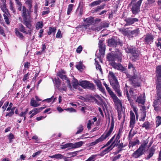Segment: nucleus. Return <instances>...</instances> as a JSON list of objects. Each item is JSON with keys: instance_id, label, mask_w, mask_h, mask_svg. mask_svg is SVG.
Returning <instances> with one entry per match:
<instances>
[{"instance_id": "1", "label": "nucleus", "mask_w": 161, "mask_h": 161, "mask_svg": "<svg viewBox=\"0 0 161 161\" xmlns=\"http://www.w3.org/2000/svg\"><path fill=\"white\" fill-rule=\"evenodd\" d=\"M114 126V120L113 117L112 116L111 122V125L108 131L106 132L102 135L99 138L97 139L95 141L92 142L91 144V145H94L99 142H101L108 137L112 133Z\"/></svg>"}, {"instance_id": "2", "label": "nucleus", "mask_w": 161, "mask_h": 161, "mask_svg": "<svg viewBox=\"0 0 161 161\" xmlns=\"http://www.w3.org/2000/svg\"><path fill=\"white\" fill-rule=\"evenodd\" d=\"M130 84L134 86V88L139 87L141 86V76L138 75H135L134 76L127 75Z\"/></svg>"}, {"instance_id": "3", "label": "nucleus", "mask_w": 161, "mask_h": 161, "mask_svg": "<svg viewBox=\"0 0 161 161\" xmlns=\"http://www.w3.org/2000/svg\"><path fill=\"white\" fill-rule=\"evenodd\" d=\"M148 142V141L147 140L144 141L138 149L134 152L132 154V157L135 158H137L142 155L145 151L146 145L147 144Z\"/></svg>"}, {"instance_id": "4", "label": "nucleus", "mask_w": 161, "mask_h": 161, "mask_svg": "<svg viewBox=\"0 0 161 161\" xmlns=\"http://www.w3.org/2000/svg\"><path fill=\"white\" fill-rule=\"evenodd\" d=\"M125 50L126 53H130L132 55L131 58L132 61H136L138 59L140 53L136 48L133 47H128L125 49Z\"/></svg>"}, {"instance_id": "5", "label": "nucleus", "mask_w": 161, "mask_h": 161, "mask_svg": "<svg viewBox=\"0 0 161 161\" xmlns=\"http://www.w3.org/2000/svg\"><path fill=\"white\" fill-rule=\"evenodd\" d=\"M130 127L131 128V130H130L129 135L128 138H129V140H131L133 137L134 136L135 133H131V132L133 129V128L134 127V125L136 123L135 121V117L134 113L132 111H130Z\"/></svg>"}, {"instance_id": "6", "label": "nucleus", "mask_w": 161, "mask_h": 161, "mask_svg": "<svg viewBox=\"0 0 161 161\" xmlns=\"http://www.w3.org/2000/svg\"><path fill=\"white\" fill-rule=\"evenodd\" d=\"M157 98L153 103V106L156 111L159 110V103L161 104V91L160 89H157Z\"/></svg>"}, {"instance_id": "7", "label": "nucleus", "mask_w": 161, "mask_h": 161, "mask_svg": "<svg viewBox=\"0 0 161 161\" xmlns=\"http://www.w3.org/2000/svg\"><path fill=\"white\" fill-rule=\"evenodd\" d=\"M79 85L85 89L93 90L95 89L94 84L87 80H83L79 81Z\"/></svg>"}, {"instance_id": "8", "label": "nucleus", "mask_w": 161, "mask_h": 161, "mask_svg": "<svg viewBox=\"0 0 161 161\" xmlns=\"http://www.w3.org/2000/svg\"><path fill=\"white\" fill-rule=\"evenodd\" d=\"M142 0H139L136 3H134L131 8V10L132 14L136 15L139 13L140 11V6Z\"/></svg>"}, {"instance_id": "9", "label": "nucleus", "mask_w": 161, "mask_h": 161, "mask_svg": "<svg viewBox=\"0 0 161 161\" xmlns=\"http://www.w3.org/2000/svg\"><path fill=\"white\" fill-rule=\"evenodd\" d=\"M108 45L110 47H116L117 45H123L122 42L119 40L116 41L113 38L109 39L108 42Z\"/></svg>"}, {"instance_id": "10", "label": "nucleus", "mask_w": 161, "mask_h": 161, "mask_svg": "<svg viewBox=\"0 0 161 161\" xmlns=\"http://www.w3.org/2000/svg\"><path fill=\"white\" fill-rule=\"evenodd\" d=\"M83 20L85 23L82 26L83 28H87L94 23V18L93 17H90L86 19L84 18Z\"/></svg>"}, {"instance_id": "11", "label": "nucleus", "mask_w": 161, "mask_h": 161, "mask_svg": "<svg viewBox=\"0 0 161 161\" xmlns=\"http://www.w3.org/2000/svg\"><path fill=\"white\" fill-rule=\"evenodd\" d=\"M156 76L157 77V80L156 82V88H157L158 84H159L161 86V66H158L156 69Z\"/></svg>"}, {"instance_id": "12", "label": "nucleus", "mask_w": 161, "mask_h": 161, "mask_svg": "<svg viewBox=\"0 0 161 161\" xmlns=\"http://www.w3.org/2000/svg\"><path fill=\"white\" fill-rule=\"evenodd\" d=\"M110 64L113 68L120 71H123L125 70V68L119 63L112 62L110 63Z\"/></svg>"}, {"instance_id": "13", "label": "nucleus", "mask_w": 161, "mask_h": 161, "mask_svg": "<svg viewBox=\"0 0 161 161\" xmlns=\"http://www.w3.org/2000/svg\"><path fill=\"white\" fill-rule=\"evenodd\" d=\"M113 84H110L112 86L113 88L114 89L116 92H117L118 96H121V92L120 91V86L118 81L113 83Z\"/></svg>"}, {"instance_id": "14", "label": "nucleus", "mask_w": 161, "mask_h": 161, "mask_svg": "<svg viewBox=\"0 0 161 161\" xmlns=\"http://www.w3.org/2000/svg\"><path fill=\"white\" fill-rule=\"evenodd\" d=\"M125 21L126 22L125 25H130L138 22L139 19L137 18L129 17L125 19Z\"/></svg>"}, {"instance_id": "15", "label": "nucleus", "mask_w": 161, "mask_h": 161, "mask_svg": "<svg viewBox=\"0 0 161 161\" xmlns=\"http://www.w3.org/2000/svg\"><path fill=\"white\" fill-rule=\"evenodd\" d=\"M131 29H132V28L130 27L126 28H120L119 29V30L123 35L127 36L130 37V34Z\"/></svg>"}, {"instance_id": "16", "label": "nucleus", "mask_w": 161, "mask_h": 161, "mask_svg": "<svg viewBox=\"0 0 161 161\" xmlns=\"http://www.w3.org/2000/svg\"><path fill=\"white\" fill-rule=\"evenodd\" d=\"M108 77L110 84H113V83L118 81L114 74L112 71L109 72Z\"/></svg>"}, {"instance_id": "17", "label": "nucleus", "mask_w": 161, "mask_h": 161, "mask_svg": "<svg viewBox=\"0 0 161 161\" xmlns=\"http://www.w3.org/2000/svg\"><path fill=\"white\" fill-rule=\"evenodd\" d=\"M99 51L101 55H103L105 50V45L102 40L99 41Z\"/></svg>"}, {"instance_id": "18", "label": "nucleus", "mask_w": 161, "mask_h": 161, "mask_svg": "<svg viewBox=\"0 0 161 161\" xmlns=\"http://www.w3.org/2000/svg\"><path fill=\"white\" fill-rule=\"evenodd\" d=\"M141 112V118L139 119L140 121H144L145 120V118L146 115V107L145 106H142L140 109Z\"/></svg>"}, {"instance_id": "19", "label": "nucleus", "mask_w": 161, "mask_h": 161, "mask_svg": "<svg viewBox=\"0 0 161 161\" xmlns=\"http://www.w3.org/2000/svg\"><path fill=\"white\" fill-rule=\"evenodd\" d=\"M30 13L28 10L26 8L25 6H23L22 11V16L23 18V19L28 18L29 17Z\"/></svg>"}, {"instance_id": "20", "label": "nucleus", "mask_w": 161, "mask_h": 161, "mask_svg": "<svg viewBox=\"0 0 161 161\" xmlns=\"http://www.w3.org/2000/svg\"><path fill=\"white\" fill-rule=\"evenodd\" d=\"M57 75L58 76H59L61 79L63 80V81H66V82L67 83V85L68 86H69V87H71L69 80V78L65 75H64V74H57Z\"/></svg>"}, {"instance_id": "21", "label": "nucleus", "mask_w": 161, "mask_h": 161, "mask_svg": "<svg viewBox=\"0 0 161 161\" xmlns=\"http://www.w3.org/2000/svg\"><path fill=\"white\" fill-rule=\"evenodd\" d=\"M153 36L151 34H147L145 37V42L147 44H150L153 42Z\"/></svg>"}, {"instance_id": "22", "label": "nucleus", "mask_w": 161, "mask_h": 161, "mask_svg": "<svg viewBox=\"0 0 161 161\" xmlns=\"http://www.w3.org/2000/svg\"><path fill=\"white\" fill-rule=\"evenodd\" d=\"M155 151V147L153 146L149 149V154L145 157V159L147 160H149L153 156Z\"/></svg>"}, {"instance_id": "23", "label": "nucleus", "mask_w": 161, "mask_h": 161, "mask_svg": "<svg viewBox=\"0 0 161 161\" xmlns=\"http://www.w3.org/2000/svg\"><path fill=\"white\" fill-rule=\"evenodd\" d=\"M107 58L108 61H111V62H114L115 61H117V57L113 53L109 54L107 56Z\"/></svg>"}, {"instance_id": "24", "label": "nucleus", "mask_w": 161, "mask_h": 161, "mask_svg": "<svg viewBox=\"0 0 161 161\" xmlns=\"http://www.w3.org/2000/svg\"><path fill=\"white\" fill-rule=\"evenodd\" d=\"M23 23L26 27L29 29H31L32 28V26L31 23V21L28 18L25 19H23Z\"/></svg>"}, {"instance_id": "25", "label": "nucleus", "mask_w": 161, "mask_h": 161, "mask_svg": "<svg viewBox=\"0 0 161 161\" xmlns=\"http://www.w3.org/2000/svg\"><path fill=\"white\" fill-rule=\"evenodd\" d=\"M115 50L114 54L117 57V61L118 62H121L122 59V54L118 49H115Z\"/></svg>"}, {"instance_id": "26", "label": "nucleus", "mask_w": 161, "mask_h": 161, "mask_svg": "<svg viewBox=\"0 0 161 161\" xmlns=\"http://www.w3.org/2000/svg\"><path fill=\"white\" fill-rule=\"evenodd\" d=\"M134 140V141H130L129 142V147H132L136 145V144H139L140 142L137 137H136L135 138Z\"/></svg>"}, {"instance_id": "27", "label": "nucleus", "mask_w": 161, "mask_h": 161, "mask_svg": "<svg viewBox=\"0 0 161 161\" xmlns=\"http://www.w3.org/2000/svg\"><path fill=\"white\" fill-rule=\"evenodd\" d=\"M139 29L138 28H136L134 30H132V29H131V33L130 35V37H132L137 36L139 33Z\"/></svg>"}, {"instance_id": "28", "label": "nucleus", "mask_w": 161, "mask_h": 161, "mask_svg": "<svg viewBox=\"0 0 161 161\" xmlns=\"http://www.w3.org/2000/svg\"><path fill=\"white\" fill-rule=\"evenodd\" d=\"M114 99V102L115 104L117 106V108L119 107H121L122 106V103L120 100L116 96L113 98Z\"/></svg>"}, {"instance_id": "29", "label": "nucleus", "mask_w": 161, "mask_h": 161, "mask_svg": "<svg viewBox=\"0 0 161 161\" xmlns=\"http://www.w3.org/2000/svg\"><path fill=\"white\" fill-rule=\"evenodd\" d=\"M3 16L4 19L6 24L8 25H9L10 22L9 19V17L10 16V14L8 12L4 13Z\"/></svg>"}, {"instance_id": "30", "label": "nucleus", "mask_w": 161, "mask_h": 161, "mask_svg": "<svg viewBox=\"0 0 161 161\" xmlns=\"http://www.w3.org/2000/svg\"><path fill=\"white\" fill-rule=\"evenodd\" d=\"M105 1V0H97V1H95L90 3L89 6L91 7H93L94 6L99 5L101 3Z\"/></svg>"}, {"instance_id": "31", "label": "nucleus", "mask_w": 161, "mask_h": 161, "mask_svg": "<svg viewBox=\"0 0 161 161\" xmlns=\"http://www.w3.org/2000/svg\"><path fill=\"white\" fill-rule=\"evenodd\" d=\"M120 136L117 135L114 141L112 143V145L115 147L116 145H118V144L120 142L119 140Z\"/></svg>"}, {"instance_id": "32", "label": "nucleus", "mask_w": 161, "mask_h": 161, "mask_svg": "<svg viewBox=\"0 0 161 161\" xmlns=\"http://www.w3.org/2000/svg\"><path fill=\"white\" fill-rule=\"evenodd\" d=\"M97 86L98 87L99 90L103 93L105 92V89L103 87L101 82L99 81H97L96 82Z\"/></svg>"}, {"instance_id": "33", "label": "nucleus", "mask_w": 161, "mask_h": 161, "mask_svg": "<svg viewBox=\"0 0 161 161\" xmlns=\"http://www.w3.org/2000/svg\"><path fill=\"white\" fill-rule=\"evenodd\" d=\"M136 101L139 104L141 103L143 104L145 102V99L143 97H142V96H139L137 97V98Z\"/></svg>"}, {"instance_id": "34", "label": "nucleus", "mask_w": 161, "mask_h": 161, "mask_svg": "<svg viewBox=\"0 0 161 161\" xmlns=\"http://www.w3.org/2000/svg\"><path fill=\"white\" fill-rule=\"evenodd\" d=\"M31 105L33 107H36L39 106L40 104H38L34 99V98H32L30 102Z\"/></svg>"}, {"instance_id": "35", "label": "nucleus", "mask_w": 161, "mask_h": 161, "mask_svg": "<svg viewBox=\"0 0 161 161\" xmlns=\"http://www.w3.org/2000/svg\"><path fill=\"white\" fill-rule=\"evenodd\" d=\"M84 143V142L82 141L76 142L74 144H73L72 148H76L80 147Z\"/></svg>"}, {"instance_id": "36", "label": "nucleus", "mask_w": 161, "mask_h": 161, "mask_svg": "<svg viewBox=\"0 0 161 161\" xmlns=\"http://www.w3.org/2000/svg\"><path fill=\"white\" fill-rule=\"evenodd\" d=\"M72 86L75 89H77L79 85V82H78V80L75 79H74L73 80L72 82Z\"/></svg>"}, {"instance_id": "37", "label": "nucleus", "mask_w": 161, "mask_h": 161, "mask_svg": "<svg viewBox=\"0 0 161 161\" xmlns=\"http://www.w3.org/2000/svg\"><path fill=\"white\" fill-rule=\"evenodd\" d=\"M15 33L16 35L18 36L20 39H23L24 37L23 34L19 32L17 28L15 29Z\"/></svg>"}, {"instance_id": "38", "label": "nucleus", "mask_w": 161, "mask_h": 161, "mask_svg": "<svg viewBox=\"0 0 161 161\" xmlns=\"http://www.w3.org/2000/svg\"><path fill=\"white\" fill-rule=\"evenodd\" d=\"M0 7L1 8V9L3 11L4 13L6 12H8V9H7L6 8V4H1L0 5Z\"/></svg>"}, {"instance_id": "39", "label": "nucleus", "mask_w": 161, "mask_h": 161, "mask_svg": "<svg viewBox=\"0 0 161 161\" xmlns=\"http://www.w3.org/2000/svg\"><path fill=\"white\" fill-rule=\"evenodd\" d=\"M73 143H68L64 145H61V148L62 149H65L68 147H71L72 148Z\"/></svg>"}, {"instance_id": "40", "label": "nucleus", "mask_w": 161, "mask_h": 161, "mask_svg": "<svg viewBox=\"0 0 161 161\" xmlns=\"http://www.w3.org/2000/svg\"><path fill=\"white\" fill-rule=\"evenodd\" d=\"M115 135L114 136L110 139V140L108 141L107 142V143L105 145H104V146H103V147H102L101 148V149H103V148H104V147H107L108 146H109L110 144L113 141V140L114 139V137H115Z\"/></svg>"}, {"instance_id": "41", "label": "nucleus", "mask_w": 161, "mask_h": 161, "mask_svg": "<svg viewBox=\"0 0 161 161\" xmlns=\"http://www.w3.org/2000/svg\"><path fill=\"white\" fill-rule=\"evenodd\" d=\"M156 127H157L161 124V117L158 116L156 117Z\"/></svg>"}, {"instance_id": "42", "label": "nucleus", "mask_w": 161, "mask_h": 161, "mask_svg": "<svg viewBox=\"0 0 161 161\" xmlns=\"http://www.w3.org/2000/svg\"><path fill=\"white\" fill-rule=\"evenodd\" d=\"M105 6V5L104 4L103 5H101L97 7L94 10V12H99L101 10L103 9L104 8Z\"/></svg>"}, {"instance_id": "43", "label": "nucleus", "mask_w": 161, "mask_h": 161, "mask_svg": "<svg viewBox=\"0 0 161 161\" xmlns=\"http://www.w3.org/2000/svg\"><path fill=\"white\" fill-rule=\"evenodd\" d=\"M19 30L20 31L23 33H25V34L27 33L25 31V27L22 24H20L19 25Z\"/></svg>"}, {"instance_id": "44", "label": "nucleus", "mask_w": 161, "mask_h": 161, "mask_svg": "<svg viewBox=\"0 0 161 161\" xmlns=\"http://www.w3.org/2000/svg\"><path fill=\"white\" fill-rule=\"evenodd\" d=\"M56 29L54 27H50L49 28V31L48 32V34L49 35H50L52 33L55 34Z\"/></svg>"}, {"instance_id": "45", "label": "nucleus", "mask_w": 161, "mask_h": 161, "mask_svg": "<svg viewBox=\"0 0 161 161\" xmlns=\"http://www.w3.org/2000/svg\"><path fill=\"white\" fill-rule=\"evenodd\" d=\"M116 146H118V149L117 150V151L118 153H119L120 151L122 150V148L125 147V146H124L123 143H121L118 144V145H116Z\"/></svg>"}, {"instance_id": "46", "label": "nucleus", "mask_w": 161, "mask_h": 161, "mask_svg": "<svg viewBox=\"0 0 161 161\" xmlns=\"http://www.w3.org/2000/svg\"><path fill=\"white\" fill-rule=\"evenodd\" d=\"M150 124L148 121L145 122L142 125V128H145L146 129H148L149 128Z\"/></svg>"}, {"instance_id": "47", "label": "nucleus", "mask_w": 161, "mask_h": 161, "mask_svg": "<svg viewBox=\"0 0 161 161\" xmlns=\"http://www.w3.org/2000/svg\"><path fill=\"white\" fill-rule=\"evenodd\" d=\"M32 0H26L25 3L28 5L29 9L30 10L32 7Z\"/></svg>"}, {"instance_id": "48", "label": "nucleus", "mask_w": 161, "mask_h": 161, "mask_svg": "<svg viewBox=\"0 0 161 161\" xmlns=\"http://www.w3.org/2000/svg\"><path fill=\"white\" fill-rule=\"evenodd\" d=\"M78 130L76 132V134H78L81 132L83 130V127L82 125H80L77 128Z\"/></svg>"}, {"instance_id": "49", "label": "nucleus", "mask_w": 161, "mask_h": 161, "mask_svg": "<svg viewBox=\"0 0 161 161\" xmlns=\"http://www.w3.org/2000/svg\"><path fill=\"white\" fill-rule=\"evenodd\" d=\"M114 147V146L112 145V144H111V145L110 146L108 147L107 148H106L104 150L107 153H108L110 151L112 150Z\"/></svg>"}, {"instance_id": "50", "label": "nucleus", "mask_w": 161, "mask_h": 161, "mask_svg": "<svg viewBox=\"0 0 161 161\" xmlns=\"http://www.w3.org/2000/svg\"><path fill=\"white\" fill-rule=\"evenodd\" d=\"M9 4L10 10L12 11L15 14L16 11L13 6V3L11 1H10L9 2Z\"/></svg>"}, {"instance_id": "51", "label": "nucleus", "mask_w": 161, "mask_h": 161, "mask_svg": "<svg viewBox=\"0 0 161 161\" xmlns=\"http://www.w3.org/2000/svg\"><path fill=\"white\" fill-rule=\"evenodd\" d=\"M83 65L82 62H80L76 65V68L79 70H81L83 69Z\"/></svg>"}, {"instance_id": "52", "label": "nucleus", "mask_w": 161, "mask_h": 161, "mask_svg": "<svg viewBox=\"0 0 161 161\" xmlns=\"http://www.w3.org/2000/svg\"><path fill=\"white\" fill-rule=\"evenodd\" d=\"M73 5L72 4H69L68 6V8L67 10V14L69 15L73 9Z\"/></svg>"}, {"instance_id": "53", "label": "nucleus", "mask_w": 161, "mask_h": 161, "mask_svg": "<svg viewBox=\"0 0 161 161\" xmlns=\"http://www.w3.org/2000/svg\"><path fill=\"white\" fill-rule=\"evenodd\" d=\"M76 12L77 13L79 12L80 15H81L83 14V7H81L80 8L79 6L77 8Z\"/></svg>"}, {"instance_id": "54", "label": "nucleus", "mask_w": 161, "mask_h": 161, "mask_svg": "<svg viewBox=\"0 0 161 161\" xmlns=\"http://www.w3.org/2000/svg\"><path fill=\"white\" fill-rule=\"evenodd\" d=\"M43 26V24L42 22H38L37 23L36 25V28L37 29H39L40 28H42Z\"/></svg>"}, {"instance_id": "55", "label": "nucleus", "mask_w": 161, "mask_h": 161, "mask_svg": "<svg viewBox=\"0 0 161 161\" xmlns=\"http://www.w3.org/2000/svg\"><path fill=\"white\" fill-rule=\"evenodd\" d=\"M128 89H129L128 87L127 86V85H125V86L124 88V92L125 94L126 95L127 97H129V93L128 92Z\"/></svg>"}, {"instance_id": "56", "label": "nucleus", "mask_w": 161, "mask_h": 161, "mask_svg": "<svg viewBox=\"0 0 161 161\" xmlns=\"http://www.w3.org/2000/svg\"><path fill=\"white\" fill-rule=\"evenodd\" d=\"M55 81L56 85V87L59 90L60 89L59 88V86L61 84V82L59 79L58 78V79H56Z\"/></svg>"}, {"instance_id": "57", "label": "nucleus", "mask_w": 161, "mask_h": 161, "mask_svg": "<svg viewBox=\"0 0 161 161\" xmlns=\"http://www.w3.org/2000/svg\"><path fill=\"white\" fill-rule=\"evenodd\" d=\"M107 153H106L105 152V151L104 150L103 151H102L99 154H95V155H94V156H95V158L97 157V156H101V157H103V156L105 154H106Z\"/></svg>"}, {"instance_id": "58", "label": "nucleus", "mask_w": 161, "mask_h": 161, "mask_svg": "<svg viewBox=\"0 0 161 161\" xmlns=\"http://www.w3.org/2000/svg\"><path fill=\"white\" fill-rule=\"evenodd\" d=\"M96 68L97 70H98L101 73H102V70L100 65L99 64L98 62L96 63Z\"/></svg>"}, {"instance_id": "59", "label": "nucleus", "mask_w": 161, "mask_h": 161, "mask_svg": "<svg viewBox=\"0 0 161 161\" xmlns=\"http://www.w3.org/2000/svg\"><path fill=\"white\" fill-rule=\"evenodd\" d=\"M55 158L56 159H61L64 158V156L61 154H55Z\"/></svg>"}, {"instance_id": "60", "label": "nucleus", "mask_w": 161, "mask_h": 161, "mask_svg": "<svg viewBox=\"0 0 161 161\" xmlns=\"http://www.w3.org/2000/svg\"><path fill=\"white\" fill-rule=\"evenodd\" d=\"M121 155L118 154V155L114 157H113L111 158L112 161H115L119 159Z\"/></svg>"}, {"instance_id": "61", "label": "nucleus", "mask_w": 161, "mask_h": 161, "mask_svg": "<svg viewBox=\"0 0 161 161\" xmlns=\"http://www.w3.org/2000/svg\"><path fill=\"white\" fill-rule=\"evenodd\" d=\"M155 2V0H147V3L148 5H152V4Z\"/></svg>"}, {"instance_id": "62", "label": "nucleus", "mask_w": 161, "mask_h": 161, "mask_svg": "<svg viewBox=\"0 0 161 161\" xmlns=\"http://www.w3.org/2000/svg\"><path fill=\"white\" fill-rule=\"evenodd\" d=\"M108 92L110 95V96L112 97L113 98L114 97L116 96V95L114 94V92L112 91L110 89L108 91Z\"/></svg>"}, {"instance_id": "63", "label": "nucleus", "mask_w": 161, "mask_h": 161, "mask_svg": "<svg viewBox=\"0 0 161 161\" xmlns=\"http://www.w3.org/2000/svg\"><path fill=\"white\" fill-rule=\"evenodd\" d=\"M56 37L57 38H60L62 37V35L61 34V31L60 30H58V32L56 34Z\"/></svg>"}, {"instance_id": "64", "label": "nucleus", "mask_w": 161, "mask_h": 161, "mask_svg": "<svg viewBox=\"0 0 161 161\" xmlns=\"http://www.w3.org/2000/svg\"><path fill=\"white\" fill-rule=\"evenodd\" d=\"M82 50V47L81 46H79L76 49V51L78 53H80Z\"/></svg>"}]
</instances>
